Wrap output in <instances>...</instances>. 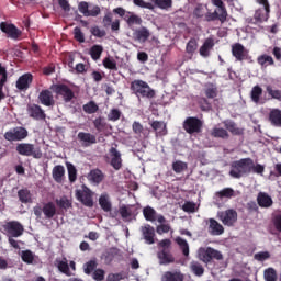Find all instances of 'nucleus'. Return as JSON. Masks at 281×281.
Here are the masks:
<instances>
[{
  "label": "nucleus",
  "instance_id": "40",
  "mask_svg": "<svg viewBox=\"0 0 281 281\" xmlns=\"http://www.w3.org/2000/svg\"><path fill=\"white\" fill-rule=\"evenodd\" d=\"M18 196L21 203H32V192L29 189L19 190Z\"/></svg>",
  "mask_w": 281,
  "mask_h": 281
},
{
  "label": "nucleus",
  "instance_id": "63",
  "mask_svg": "<svg viewBox=\"0 0 281 281\" xmlns=\"http://www.w3.org/2000/svg\"><path fill=\"white\" fill-rule=\"evenodd\" d=\"M105 274L106 272L104 271V269L98 268L92 272V278L95 281H103Z\"/></svg>",
  "mask_w": 281,
  "mask_h": 281
},
{
  "label": "nucleus",
  "instance_id": "23",
  "mask_svg": "<svg viewBox=\"0 0 281 281\" xmlns=\"http://www.w3.org/2000/svg\"><path fill=\"white\" fill-rule=\"evenodd\" d=\"M214 37L206 38L199 49L200 56L202 58H210V53L214 49Z\"/></svg>",
  "mask_w": 281,
  "mask_h": 281
},
{
  "label": "nucleus",
  "instance_id": "31",
  "mask_svg": "<svg viewBox=\"0 0 281 281\" xmlns=\"http://www.w3.org/2000/svg\"><path fill=\"white\" fill-rule=\"evenodd\" d=\"M257 63L258 65H260V67H263L265 69H267V67L269 66L276 65V60H273V57L267 54L258 56Z\"/></svg>",
  "mask_w": 281,
  "mask_h": 281
},
{
  "label": "nucleus",
  "instance_id": "27",
  "mask_svg": "<svg viewBox=\"0 0 281 281\" xmlns=\"http://www.w3.org/2000/svg\"><path fill=\"white\" fill-rule=\"evenodd\" d=\"M43 214L46 220L52 221L57 214L56 204L54 202H46L43 204Z\"/></svg>",
  "mask_w": 281,
  "mask_h": 281
},
{
  "label": "nucleus",
  "instance_id": "51",
  "mask_svg": "<svg viewBox=\"0 0 281 281\" xmlns=\"http://www.w3.org/2000/svg\"><path fill=\"white\" fill-rule=\"evenodd\" d=\"M191 271L198 278H201L205 273V268L199 261L191 262Z\"/></svg>",
  "mask_w": 281,
  "mask_h": 281
},
{
  "label": "nucleus",
  "instance_id": "24",
  "mask_svg": "<svg viewBox=\"0 0 281 281\" xmlns=\"http://www.w3.org/2000/svg\"><path fill=\"white\" fill-rule=\"evenodd\" d=\"M209 234L211 236H222L225 234V228L214 218H209Z\"/></svg>",
  "mask_w": 281,
  "mask_h": 281
},
{
  "label": "nucleus",
  "instance_id": "64",
  "mask_svg": "<svg viewBox=\"0 0 281 281\" xmlns=\"http://www.w3.org/2000/svg\"><path fill=\"white\" fill-rule=\"evenodd\" d=\"M272 223L277 232H281V212H278L272 215Z\"/></svg>",
  "mask_w": 281,
  "mask_h": 281
},
{
  "label": "nucleus",
  "instance_id": "45",
  "mask_svg": "<svg viewBox=\"0 0 281 281\" xmlns=\"http://www.w3.org/2000/svg\"><path fill=\"white\" fill-rule=\"evenodd\" d=\"M204 93L209 100H214L218 95V89L213 83H210L205 87Z\"/></svg>",
  "mask_w": 281,
  "mask_h": 281
},
{
  "label": "nucleus",
  "instance_id": "4",
  "mask_svg": "<svg viewBox=\"0 0 281 281\" xmlns=\"http://www.w3.org/2000/svg\"><path fill=\"white\" fill-rule=\"evenodd\" d=\"M15 150L22 157H32L33 159H41L43 157L41 149L36 148L32 143H19L15 146Z\"/></svg>",
  "mask_w": 281,
  "mask_h": 281
},
{
  "label": "nucleus",
  "instance_id": "43",
  "mask_svg": "<svg viewBox=\"0 0 281 281\" xmlns=\"http://www.w3.org/2000/svg\"><path fill=\"white\" fill-rule=\"evenodd\" d=\"M263 280L265 281H278V271H276V268L265 269Z\"/></svg>",
  "mask_w": 281,
  "mask_h": 281
},
{
  "label": "nucleus",
  "instance_id": "36",
  "mask_svg": "<svg viewBox=\"0 0 281 281\" xmlns=\"http://www.w3.org/2000/svg\"><path fill=\"white\" fill-rule=\"evenodd\" d=\"M269 122L272 126H281V111L279 109H273L269 113Z\"/></svg>",
  "mask_w": 281,
  "mask_h": 281
},
{
  "label": "nucleus",
  "instance_id": "29",
  "mask_svg": "<svg viewBox=\"0 0 281 281\" xmlns=\"http://www.w3.org/2000/svg\"><path fill=\"white\" fill-rule=\"evenodd\" d=\"M5 82H8V70L0 64V101L5 100V93H3Z\"/></svg>",
  "mask_w": 281,
  "mask_h": 281
},
{
  "label": "nucleus",
  "instance_id": "61",
  "mask_svg": "<svg viewBox=\"0 0 281 281\" xmlns=\"http://www.w3.org/2000/svg\"><path fill=\"white\" fill-rule=\"evenodd\" d=\"M254 258L258 262H265V260H269V258H271V254L269 251H260L255 254Z\"/></svg>",
  "mask_w": 281,
  "mask_h": 281
},
{
  "label": "nucleus",
  "instance_id": "22",
  "mask_svg": "<svg viewBox=\"0 0 281 281\" xmlns=\"http://www.w3.org/2000/svg\"><path fill=\"white\" fill-rule=\"evenodd\" d=\"M38 100L44 106H54L56 104L54 94L49 90H42L38 94Z\"/></svg>",
  "mask_w": 281,
  "mask_h": 281
},
{
  "label": "nucleus",
  "instance_id": "18",
  "mask_svg": "<svg viewBox=\"0 0 281 281\" xmlns=\"http://www.w3.org/2000/svg\"><path fill=\"white\" fill-rule=\"evenodd\" d=\"M77 139L80 142L81 146L85 148H89V146H93V144H98V138L95 135L87 132H79L77 135Z\"/></svg>",
  "mask_w": 281,
  "mask_h": 281
},
{
  "label": "nucleus",
  "instance_id": "13",
  "mask_svg": "<svg viewBox=\"0 0 281 281\" xmlns=\"http://www.w3.org/2000/svg\"><path fill=\"white\" fill-rule=\"evenodd\" d=\"M232 55L236 60L243 63V60H247V58H249V50H247L243 44L235 43L232 45Z\"/></svg>",
  "mask_w": 281,
  "mask_h": 281
},
{
  "label": "nucleus",
  "instance_id": "38",
  "mask_svg": "<svg viewBox=\"0 0 281 281\" xmlns=\"http://www.w3.org/2000/svg\"><path fill=\"white\" fill-rule=\"evenodd\" d=\"M150 126L156 131V135L164 136L168 134V130H166V123H164V121H154Z\"/></svg>",
  "mask_w": 281,
  "mask_h": 281
},
{
  "label": "nucleus",
  "instance_id": "15",
  "mask_svg": "<svg viewBox=\"0 0 281 281\" xmlns=\"http://www.w3.org/2000/svg\"><path fill=\"white\" fill-rule=\"evenodd\" d=\"M78 10L80 14H83V16H99V14L102 12L100 7L94 5L92 9H89V2L81 1L78 3Z\"/></svg>",
  "mask_w": 281,
  "mask_h": 281
},
{
  "label": "nucleus",
  "instance_id": "9",
  "mask_svg": "<svg viewBox=\"0 0 281 281\" xmlns=\"http://www.w3.org/2000/svg\"><path fill=\"white\" fill-rule=\"evenodd\" d=\"M27 128L18 126L4 133L7 142H23L27 137Z\"/></svg>",
  "mask_w": 281,
  "mask_h": 281
},
{
  "label": "nucleus",
  "instance_id": "59",
  "mask_svg": "<svg viewBox=\"0 0 281 281\" xmlns=\"http://www.w3.org/2000/svg\"><path fill=\"white\" fill-rule=\"evenodd\" d=\"M155 4L157 8H160V10H168L172 8V0H155Z\"/></svg>",
  "mask_w": 281,
  "mask_h": 281
},
{
  "label": "nucleus",
  "instance_id": "56",
  "mask_svg": "<svg viewBox=\"0 0 281 281\" xmlns=\"http://www.w3.org/2000/svg\"><path fill=\"white\" fill-rule=\"evenodd\" d=\"M103 67H105V69H111L112 71H117V63L110 57L103 59Z\"/></svg>",
  "mask_w": 281,
  "mask_h": 281
},
{
  "label": "nucleus",
  "instance_id": "8",
  "mask_svg": "<svg viewBox=\"0 0 281 281\" xmlns=\"http://www.w3.org/2000/svg\"><path fill=\"white\" fill-rule=\"evenodd\" d=\"M50 90L56 93V95H61L64 102H71L75 98L74 90L65 83H54L50 86Z\"/></svg>",
  "mask_w": 281,
  "mask_h": 281
},
{
  "label": "nucleus",
  "instance_id": "41",
  "mask_svg": "<svg viewBox=\"0 0 281 281\" xmlns=\"http://www.w3.org/2000/svg\"><path fill=\"white\" fill-rule=\"evenodd\" d=\"M67 170H68V179L70 183H76L78 179V169L71 162H67Z\"/></svg>",
  "mask_w": 281,
  "mask_h": 281
},
{
  "label": "nucleus",
  "instance_id": "62",
  "mask_svg": "<svg viewBox=\"0 0 281 281\" xmlns=\"http://www.w3.org/2000/svg\"><path fill=\"white\" fill-rule=\"evenodd\" d=\"M74 38L78 43H85V33H82V30L78 26L74 29Z\"/></svg>",
  "mask_w": 281,
  "mask_h": 281
},
{
  "label": "nucleus",
  "instance_id": "50",
  "mask_svg": "<svg viewBox=\"0 0 281 281\" xmlns=\"http://www.w3.org/2000/svg\"><path fill=\"white\" fill-rule=\"evenodd\" d=\"M225 128L226 131L232 133V135H243V130L236 126V123L234 121L225 123Z\"/></svg>",
  "mask_w": 281,
  "mask_h": 281
},
{
  "label": "nucleus",
  "instance_id": "21",
  "mask_svg": "<svg viewBox=\"0 0 281 281\" xmlns=\"http://www.w3.org/2000/svg\"><path fill=\"white\" fill-rule=\"evenodd\" d=\"M110 166L114 168V170H121L122 169V154L117 150L115 147L110 148Z\"/></svg>",
  "mask_w": 281,
  "mask_h": 281
},
{
  "label": "nucleus",
  "instance_id": "39",
  "mask_svg": "<svg viewBox=\"0 0 281 281\" xmlns=\"http://www.w3.org/2000/svg\"><path fill=\"white\" fill-rule=\"evenodd\" d=\"M211 136L217 139H229V133L223 127H214L211 131Z\"/></svg>",
  "mask_w": 281,
  "mask_h": 281
},
{
  "label": "nucleus",
  "instance_id": "52",
  "mask_svg": "<svg viewBox=\"0 0 281 281\" xmlns=\"http://www.w3.org/2000/svg\"><path fill=\"white\" fill-rule=\"evenodd\" d=\"M172 170L176 175H181L183 170H188V162H183L181 160H177L172 162Z\"/></svg>",
  "mask_w": 281,
  "mask_h": 281
},
{
  "label": "nucleus",
  "instance_id": "34",
  "mask_svg": "<svg viewBox=\"0 0 281 281\" xmlns=\"http://www.w3.org/2000/svg\"><path fill=\"white\" fill-rule=\"evenodd\" d=\"M135 36L139 43H146L150 38V31L146 26H142L135 31Z\"/></svg>",
  "mask_w": 281,
  "mask_h": 281
},
{
  "label": "nucleus",
  "instance_id": "55",
  "mask_svg": "<svg viewBox=\"0 0 281 281\" xmlns=\"http://www.w3.org/2000/svg\"><path fill=\"white\" fill-rule=\"evenodd\" d=\"M216 196H218V199H232V196H234V189L224 188L223 190L216 192Z\"/></svg>",
  "mask_w": 281,
  "mask_h": 281
},
{
  "label": "nucleus",
  "instance_id": "46",
  "mask_svg": "<svg viewBox=\"0 0 281 281\" xmlns=\"http://www.w3.org/2000/svg\"><path fill=\"white\" fill-rule=\"evenodd\" d=\"M198 48H199V42H196V38L191 37L186 46L187 54H189L190 56H193L194 52H196Z\"/></svg>",
  "mask_w": 281,
  "mask_h": 281
},
{
  "label": "nucleus",
  "instance_id": "60",
  "mask_svg": "<svg viewBox=\"0 0 281 281\" xmlns=\"http://www.w3.org/2000/svg\"><path fill=\"white\" fill-rule=\"evenodd\" d=\"M119 213L124 221H126V218H131V216H133V211H131V209H128L126 205H122L119 209Z\"/></svg>",
  "mask_w": 281,
  "mask_h": 281
},
{
  "label": "nucleus",
  "instance_id": "58",
  "mask_svg": "<svg viewBox=\"0 0 281 281\" xmlns=\"http://www.w3.org/2000/svg\"><path fill=\"white\" fill-rule=\"evenodd\" d=\"M122 117V112L117 109H112L108 114L109 122H117Z\"/></svg>",
  "mask_w": 281,
  "mask_h": 281
},
{
  "label": "nucleus",
  "instance_id": "48",
  "mask_svg": "<svg viewBox=\"0 0 281 281\" xmlns=\"http://www.w3.org/2000/svg\"><path fill=\"white\" fill-rule=\"evenodd\" d=\"M95 269H98V261H95V259H92L83 265V272L86 276H91Z\"/></svg>",
  "mask_w": 281,
  "mask_h": 281
},
{
  "label": "nucleus",
  "instance_id": "12",
  "mask_svg": "<svg viewBox=\"0 0 281 281\" xmlns=\"http://www.w3.org/2000/svg\"><path fill=\"white\" fill-rule=\"evenodd\" d=\"M227 8L225 5L217 7V10L214 12H207L205 13V21L207 23H211V21H218L221 23H225L227 21Z\"/></svg>",
  "mask_w": 281,
  "mask_h": 281
},
{
  "label": "nucleus",
  "instance_id": "19",
  "mask_svg": "<svg viewBox=\"0 0 281 281\" xmlns=\"http://www.w3.org/2000/svg\"><path fill=\"white\" fill-rule=\"evenodd\" d=\"M140 234L147 245H155V227L150 224H145L140 227Z\"/></svg>",
  "mask_w": 281,
  "mask_h": 281
},
{
  "label": "nucleus",
  "instance_id": "1",
  "mask_svg": "<svg viewBox=\"0 0 281 281\" xmlns=\"http://www.w3.org/2000/svg\"><path fill=\"white\" fill-rule=\"evenodd\" d=\"M254 166V159L241 158L231 164L229 177L233 179H241L245 175L251 173V167Z\"/></svg>",
  "mask_w": 281,
  "mask_h": 281
},
{
  "label": "nucleus",
  "instance_id": "7",
  "mask_svg": "<svg viewBox=\"0 0 281 281\" xmlns=\"http://www.w3.org/2000/svg\"><path fill=\"white\" fill-rule=\"evenodd\" d=\"M256 2L263 7L255 11L254 19L256 23H265V21H269V14H271V5L269 4V0H256Z\"/></svg>",
  "mask_w": 281,
  "mask_h": 281
},
{
  "label": "nucleus",
  "instance_id": "25",
  "mask_svg": "<svg viewBox=\"0 0 281 281\" xmlns=\"http://www.w3.org/2000/svg\"><path fill=\"white\" fill-rule=\"evenodd\" d=\"M257 203L259 207L269 209L273 205V199L266 192H259L257 195Z\"/></svg>",
  "mask_w": 281,
  "mask_h": 281
},
{
  "label": "nucleus",
  "instance_id": "54",
  "mask_svg": "<svg viewBox=\"0 0 281 281\" xmlns=\"http://www.w3.org/2000/svg\"><path fill=\"white\" fill-rule=\"evenodd\" d=\"M55 203L61 210H69L71 207V200L67 199V196H63L59 200L57 199Z\"/></svg>",
  "mask_w": 281,
  "mask_h": 281
},
{
  "label": "nucleus",
  "instance_id": "32",
  "mask_svg": "<svg viewBox=\"0 0 281 281\" xmlns=\"http://www.w3.org/2000/svg\"><path fill=\"white\" fill-rule=\"evenodd\" d=\"M52 175L56 183H63V178L65 177V167L63 165H56L53 168Z\"/></svg>",
  "mask_w": 281,
  "mask_h": 281
},
{
  "label": "nucleus",
  "instance_id": "28",
  "mask_svg": "<svg viewBox=\"0 0 281 281\" xmlns=\"http://www.w3.org/2000/svg\"><path fill=\"white\" fill-rule=\"evenodd\" d=\"M184 277L181 271H167L162 274L161 281H183Z\"/></svg>",
  "mask_w": 281,
  "mask_h": 281
},
{
  "label": "nucleus",
  "instance_id": "11",
  "mask_svg": "<svg viewBox=\"0 0 281 281\" xmlns=\"http://www.w3.org/2000/svg\"><path fill=\"white\" fill-rule=\"evenodd\" d=\"M3 229L7 232L9 237L12 238H19L20 236H23V232H25L23 225L18 221L8 222L3 225Z\"/></svg>",
  "mask_w": 281,
  "mask_h": 281
},
{
  "label": "nucleus",
  "instance_id": "2",
  "mask_svg": "<svg viewBox=\"0 0 281 281\" xmlns=\"http://www.w3.org/2000/svg\"><path fill=\"white\" fill-rule=\"evenodd\" d=\"M131 91L137 95V98H147L148 100H153L156 93L153 88L148 85V82L136 79L131 82Z\"/></svg>",
  "mask_w": 281,
  "mask_h": 281
},
{
  "label": "nucleus",
  "instance_id": "20",
  "mask_svg": "<svg viewBox=\"0 0 281 281\" xmlns=\"http://www.w3.org/2000/svg\"><path fill=\"white\" fill-rule=\"evenodd\" d=\"M32 80H34L32 74H24L19 77L15 87L19 89V91H27L30 89V85H32Z\"/></svg>",
  "mask_w": 281,
  "mask_h": 281
},
{
  "label": "nucleus",
  "instance_id": "30",
  "mask_svg": "<svg viewBox=\"0 0 281 281\" xmlns=\"http://www.w3.org/2000/svg\"><path fill=\"white\" fill-rule=\"evenodd\" d=\"M99 205L103 212H111L113 209V204L111 203V199L109 198V194L103 193L99 198Z\"/></svg>",
  "mask_w": 281,
  "mask_h": 281
},
{
  "label": "nucleus",
  "instance_id": "35",
  "mask_svg": "<svg viewBox=\"0 0 281 281\" xmlns=\"http://www.w3.org/2000/svg\"><path fill=\"white\" fill-rule=\"evenodd\" d=\"M120 256V249L116 247L109 248L103 255L102 258L105 260L106 265H111L113 262V259Z\"/></svg>",
  "mask_w": 281,
  "mask_h": 281
},
{
  "label": "nucleus",
  "instance_id": "47",
  "mask_svg": "<svg viewBox=\"0 0 281 281\" xmlns=\"http://www.w3.org/2000/svg\"><path fill=\"white\" fill-rule=\"evenodd\" d=\"M177 245H179L183 256L188 257L190 256V245H188V241L181 237L176 238Z\"/></svg>",
  "mask_w": 281,
  "mask_h": 281
},
{
  "label": "nucleus",
  "instance_id": "37",
  "mask_svg": "<svg viewBox=\"0 0 281 281\" xmlns=\"http://www.w3.org/2000/svg\"><path fill=\"white\" fill-rule=\"evenodd\" d=\"M143 216L145 221H149L150 223H155L157 221V211L151 206H145L143 209Z\"/></svg>",
  "mask_w": 281,
  "mask_h": 281
},
{
  "label": "nucleus",
  "instance_id": "26",
  "mask_svg": "<svg viewBox=\"0 0 281 281\" xmlns=\"http://www.w3.org/2000/svg\"><path fill=\"white\" fill-rule=\"evenodd\" d=\"M88 180L94 186H100L104 181V172L100 169H92L88 173Z\"/></svg>",
  "mask_w": 281,
  "mask_h": 281
},
{
  "label": "nucleus",
  "instance_id": "6",
  "mask_svg": "<svg viewBox=\"0 0 281 281\" xmlns=\"http://www.w3.org/2000/svg\"><path fill=\"white\" fill-rule=\"evenodd\" d=\"M198 256L199 260H201L205 265H210L212 260H223V254L212 247L200 248L198 250Z\"/></svg>",
  "mask_w": 281,
  "mask_h": 281
},
{
  "label": "nucleus",
  "instance_id": "17",
  "mask_svg": "<svg viewBox=\"0 0 281 281\" xmlns=\"http://www.w3.org/2000/svg\"><path fill=\"white\" fill-rule=\"evenodd\" d=\"M27 115L32 117L33 120H45L47 117V114H45V110L41 108L38 104H29L26 108Z\"/></svg>",
  "mask_w": 281,
  "mask_h": 281
},
{
  "label": "nucleus",
  "instance_id": "49",
  "mask_svg": "<svg viewBox=\"0 0 281 281\" xmlns=\"http://www.w3.org/2000/svg\"><path fill=\"white\" fill-rule=\"evenodd\" d=\"M262 95V88L260 86H255L251 89L250 98L255 104H258L260 102V97Z\"/></svg>",
  "mask_w": 281,
  "mask_h": 281
},
{
  "label": "nucleus",
  "instance_id": "10",
  "mask_svg": "<svg viewBox=\"0 0 281 281\" xmlns=\"http://www.w3.org/2000/svg\"><path fill=\"white\" fill-rule=\"evenodd\" d=\"M218 218L226 227H234L238 221V212L234 209H228L218 213Z\"/></svg>",
  "mask_w": 281,
  "mask_h": 281
},
{
  "label": "nucleus",
  "instance_id": "53",
  "mask_svg": "<svg viewBox=\"0 0 281 281\" xmlns=\"http://www.w3.org/2000/svg\"><path fill=\"white\" fill-rule=\"evenodd\" d=\"M21 258L25 265H34V252L32 250H22Z\"/></svg>",
  "mask_w": 281,
  "mask_h": 281
},
{
  "label": "nucleus",
  "instance_id": "33",
  "mask_svg": "<svg viewBox=\"0 0 281 281\" xmlns=\"http://www.w3.org/2000/svg\"><path fill=\"white\" fill-rule=\"evenodd\" d=\"M57 262V269L60 271V273H64V276H67L68 278H71L74 276L71 273V270L69 269V263L67 261V258H64L63 260H56Z\"/></svg>",
  "mask_w": 281,
  "mask_h": 281
},
{
  "label": "nucleus",
  "instance_id": "42",
  "mask_svg": "<svg viewBox=\"0 0 281 281\" xmlns=\"http://www.w3.org/2000/svg\"><path fill=\"white\" fill-rule=\"evenodd\" d=\"M104 52V47H102V45H93L90 48V56L92 58V60H100L102 53Z\"/></svg>",
  "mask_w": 281,
  "mask_h": 281
},
{
  "label": "nucleus",
  "instance_id": "44",
  "mask_svg": "<svg viewBox=\"0 0 281 281\" xmlns=\"http://www.w3.org/2000/svg\"><path fill=\"white\" fill-rule=\"evenodd\" d=\"M82 109L88 115H93V113H98V111H100V106L95 104V101H89L82 105Z\"/></svg>",
  "mask_w": 281,
  "mask_h": 281
},
{
  "label": "nucleus",
  "instance_id": "57",
  "mask_svg": "<svg viewBox=\"0 0 281 281\" xmlns=\"http://www.w3.org/2000/svg\"><path fill=\"white\" fill-rule=\"evenodd\" d=\"M90 32L92 36H95L97 38H104L106 36V31L100 29V26L95 25L90 29Z\"/></svg>",
  "mask_w": 281,
  "mask_h": 281
},
{
  "label": "nucleus",
  "instance_id": "14",
  "mask_svg": "<svg viewBox=\"0 0 281 281\" xmlns=\"http://www.w3.org/2000/svg\"><path fill=\"white\" fill-rule=\"evenodd\" d=\"M76 196L82 205H86V207H93V194L89 188H86L85 190H77Z\"/></svg>",
  "mask_w": 281,
  "mask_h": 281
},
{
  "label": "nucleus",
  "instance_id": "16",
  "mask_svg": "<svg viewBox=\"0 0 281 281\" xmlns=\"http://www.w3.org/2000/svg\"><path fill=\"white\" fill-rule=\"evenodd\" d=\"M0 30L3 32V34H7L9 38L16 40L19 36H21L20 30L12 23L1 22Z\"/></svg>",
  "mask_w": 281,
  "mask_h": 281
},
{
  "label": "nucleus",
  "instance_id": "3",
  "mask_svg": "<svg viewBox=\"0 0 281 281\" xmlns=\"http://www.w3.org/2000/svg\"><path fill=\"white\" fill-rule=\"evenodd\" d=\"M172 241L170 239H162L158 243L160 250L157 252L159 265H172L175 262V255L170 251Z\"/></svg>",
  "mask_w": 281,
  "mask_h": 281
},
{
  "label": "nucleus",
  "instance_id": "5",
  "mask_svg": "<svg viewBox=\"0 0 281 281\" xmlns=\"http://www.w3.org/2000/svg\"><path fill=\"white\" fill-rule=\"evenodd\" d=\"M182 127L188 135H196L203 131V121L196 116H189L184 120Z\"/></svg>",
  "mask_w": 281,
  "mask_h": 281
}]
</instances>
